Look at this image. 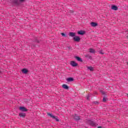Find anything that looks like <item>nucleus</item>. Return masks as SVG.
I'll list each match as a JSON object with an SVG mask.
<instances>
[{
    "instance_id": "nucleus-1",
    "label": "nucleus",
    "mask_w": 128,
    "mask_h": 128,
    "mask_svg": "<svg viewBox=\"0 0 128 128\" xmlns=\"http://www.w3.org/2000/svg\"><path fill=\"white\" fill-rule=\"evenodd\" d=\"M86 122L87 124H89V126H96V122L90 119H86Z\"/></svg>"
},
{
    "instance_id": "nucleus-2",
    "label": "nucleus",
    "mask_w": 128,
    "mask_h": 128,
    "mask_svg": "<svg viewBox=\"0 0 128 128\" xmlns=\"http://www.w3.org/2000/svg\"><path fill=\"white\" fill-rule=\"evenodd\" d=\"M48 116H50V118H54V120H55L56 122H60V120L58 119V116H56L50 113L47 114Z\"/></svg>"
},
{
    "instance_id": "nucleus-3",
    "label": "nucleus",
    "mask_w": 128,
    "mask_h": 128,
    "mask_svg": "<svg viewBox=\"0 0 128 128\" xmlns=\"http://www.w3.org/2000/svg\"><path fill=\"white\" fill-rule=\"evenodd\" d=\"M73 40L74 42H78L80 40V36H75L73 38Z\"/></svg>"
},
{
    "instance_id": "nucleus-4",
    "label": "nucleus",
    "mask_w": 128,
    "mask_h": 128,
    "mask_svg": "<svg viewBox=\"0 0 128 128\" xmlns=\"http://www.w3.org/2000/svg\"><path fill=\"white\" fill-rule=\"evenodd\" d=\"M84 34H86V31L84 30H80L78 32V34H80V36H84Z\"/></svg>"
},
{
    "instance_id": "nucleus-5",
    "label": "nucleus",
    "mask_w": 128,
    "mask_h": 128,
    "mask_svg": "<svg viewBox=\"0 0 128 128\" xmlns=\"http://www.w3.org/2000/svg\"><path fill=\"white\" fill-rule=\"evenodd\" d=\"M70 64L74 67L78 66V63L74 61H71Z\"/></svg>"
},
{
    "instance_id": "nucleus-6",
    "label": "nucleus",
    "mask_w": 128,
    "mask_h": 128,
    "mask_svg": "<svg viewBox=\"0 0 128 128\" xmlns=\"http://www.w3.org/2000/svg\"><path fill=\"white\" fill-rule=\"evenodd\" d=\"M19 110H20L21 112H26L28 110V109L24 106H20Z\"/></svg>"
},
{
    "instance_id": "nucleus-7",
    "label": "nucleus",
    "mask_w": 128,
    "mask_h": 128,
    "mask_svg": "<svg viewBox=\"0 0 128 128\" xmlns=\"http://www.w3.org/2000/svg\"><path fill=\"white\" fill-rule=\"evenodd\" d=\"M74 58L78 61L82 62V60L80 56H76Z\"/></svg>"
},
{
    "instance_id": "nucleus-8",
    "label": "nucleus",
    "mask_w": 128,
    "mask_h": 128,
    "mask_svg": "<svg viewBox=\"0 0 128 128\" xmlns=\"http://www.w3.org/2000/svg\"><path fill=\"white\" fill-rule=\"evenodd\" d=\"M70 36H72V38H74L76 36V33L74 32H70L69 33Z\"/></svg>"
},
{
    "instance_id": "nucleus-9",
    "label": "nucleus",
    "mask_w": 128,
    "mask_h": 128,
    "mask_svg": "<svg viewBox=\"0 0 128 128\" xmlns=\"http://www.w3.org/2000/svg\"><path fill=\"white\" fill-rule=\"evenodd\" d=\"M12 2L13 4H16L17 6H18V4H20V2H18V0H12Z\"/></svg>"
},
{
    "instance_id": "nucleus-10",
    "label": "nucleus",
    "mask_w": 128,
    "mask_h": 128,
    "mask_svg": "<svg viewBox=\"0 0 128 128\" xmlns=\"http://www.w3.org/2000/svg\"><path fill=\"white\" fill-rule=\"evenodd\" d=\"M85 58L87 59V60H92V57L90 55V54H86L85 55Z\"/></svg>"
},
{
    "instance_id": "nucleus-11",
    "label": "nucleus",
    "mask_w": 128,
    "mask_h": 128,
    "mask_svg": "<svg viewBox=\"0 0 128 128\" xmlns=\"http://www.w3.org/2000/svg\"><path fill=\"white\" fill-rule=\"evenodd\" d=\"M19 116L20 118H26V114L23 112H20L19 113Z\"/></svg>"
},
{
    "instance_id": "nucleus-12",
    "label": "nucleus",
    "mask_w": 128,
    "mask_h": 128,
    "mask_svg": "<svg viewBox=\"0 0 128 128\" xmlns=\"http://www.w3.org/2000/svg\"><path fill=\"white\" fill-rule=\"evenodd\" d=\"M90 24H91L92 26H93L94 28H95V26H98V23L94 22H92L90 23Z\"/></svg>"
},
{
    "instance_id": "nucleus-13",
    "label": "nucleus",
    "mask_w": 128,
    "mask_h": 128,
    "mask_svg": "<svg viewBox=\"0 0 128 128\" xmlns=\"http://www.w3.org/2000/svg\"><path fill=\"white\" fill-rule=\"evenodd\" d=\"M74 119L76 120H80V116H78V115L76 114L75 116H74Z\"/></svg>"
},
{
    "instance_id": "nucleus-14",
    "label": "nucleus",
    "mask_w": 128,
    "mask_h": 128,
    "mask_svg": "<svg viewBox=\"0 0 128 128\" xmlns=\"http://www.w3.org/2000/svg\"><path fill=\"white\" fill-rule=\"evenodd\" d=\"M112 9L114 10H118V8L116 5H112Z\"/></svg>"
},
{
    "instance_id": "nucleus-15",
    "label": "nucleus",
    "mask_w": 128,
    "mask_h": 128,
    "mask_svg": "<svg viewBox=\"0 0 128 128\" xmlns=\"http://www.w3.org/2000/svg\"><path fill=\"white\" fill-rule=\"evenodd\" d=\"M22 74H28V69L26 68H24L22 70Z\"/></svg>"
},
{
    "instance_id": "nucleus-16",
    "label": "nucleus",
    "mask_w": 128,
    "mask_h": 128,
    "mask_svg": "<svg viewBox=\"0 0 128 128\" xmlns=\"http://www.w3.org/2000/svg\"><path fill=\"white\" fill-rule=\"evenodd\" d=\"M62 88H64V90H68V85L66 84H64L62 86Z\"/></svg>"
},
{
    "instance_id": "nucleus-17",
    "label": "nucleus",
    "mask_w": 128,
    "mask_h": 128,
    "mask_svg": "<svg viewBox=\"0 0 128 128\" xmlns=\"http://www.w3.org/2000/svg\"><path fill=\"white\" fill-rule=\"evenodd\" d=\"M90 54H96V50H94V49L90 48Z\"/></svg>"
},
{
    "instance_id": "nucleus-18",
    "label": "nucleus",
    "mask_w": 128,
    "mask_h": 128,
    "mask_svg": "<svg viewBox=\"0 0 128 128\" xmlns=\"http://www.w3.org/2000/svg\"><path fill=\"white\" fill-rule=\"evenodd\" d=\"M68 82H74V78H68L66 80Z\"/></svg>"
},
{
    "instance_id": "nucleus-19",
    "label": "nucleus",
    "mask_w": 128,
    "mask_h": 128,
    "mask_svg": "<svg viewBox=\"0 0 128 128\" xmlns=\"http://www.w3.org/2000/svg\"><path fill=\"white\" fill-rule=\"evenodd\" d=\"M88 69L90 70V72H92V70H94V68H92V66L88 67Z\"/></svg>"
},
{
    "instance_id": "nucleus-20",
    "label": "nucleus",
    "mask_w": 128,
    "mask_h": 128,
    "mask_svg": "<svg viewBox=\"0 0 128 128\" xmlns=\"http://www.w3.org/2000/svg\"><path fill=\"white\" fill-rule=\"evenodd\" d=\"M61 34L62 36H64V38H66V34L64 32L61 33Z\"/></svg>"
},
{
    "instance_id": "nucleus-21",
    "label": "nucleus",
    "mask_w": 128,
    "mask_h": 128,
    "mask_svg": "<svg viewBox=\"0 0 128 128\" xmlns=\"http://www.w3.org/2000/svg\"><path fill=\"white\" fill-rule=\"evenodd\" d=\"M103 102H106V97L103 98Z\"/></svg>"
},
{
    "instance_id": "nucleus-22",
    "label": "nucleus",
    "mask_w": 128,
    "mask_h": 128,
    "mask_svg": "<svg viewBox=\"0 0 128 128\" xmlns=\"http://www.w3.org/2000/svg\"><path fill=\"white\" fill-rule=\"evenodd\" d=\"M90 94H88L86 96V98L88 100H90Z\"/></svg>"
},
{
    "instance_id": "nucleus-23",
    "label": "nucleus",
    "mask_w": 128,
    "mask_h": 128,
    "mask_svg": "<svg viewBox=\"0 0 128 128\" xmlns=\"http://www.w3.org/2000/svg\"><path fill=\"white\" fill-rule=\"evenodd\" d=\"M100 92L101 94H104V95L106 94V92H104V91H100Z\"/></svg>"
},
{
    "instance_id": "nucleus-24",
    "label": "nucleus",
    "mask_w": 128,
    "mask_h": 128,
    "mask_svg": "<svg viewBox=\"0 0 128 128\" xmlns=\"http://www.w3.org/2000/svg\"><path fill=\"white\" fill-rule=\"evenodd\" d=\"M20 2H24L25 0H19Z\"/></svg>"
},
{
    "instance_id": "nucleus-25",
    "label": "nucleus",
    "mask_w": 128,
    "mask_h": 128,
    "mask_svg": "<svg viewBox=\"0 0 128 128\" xmlns=\"http://www.w3.org/2000/svg\"><path fill=\"white\" fill-rule=\"evenodd\" d=\"M100 54H104V52H102V51H100Z\"/></svg>"
},
{
    "instance_id": "nucleus-26",
    "label": "nucleus",
    "mask_w": 128,
    "mask_h": 128,
    "mask_svg": "<svg viewBox=\"0 0 128 128\" xmlns=\"http://www.w3.org/2000/svg\"><path fill=\"white\" fill-rule=\"evenodd\" d=\"M94 104H98V102H94Z\"/></svg>"
},
{
    "instance_id": "nucleus-27",
    "label": "nucleus",
    "mask_w": 128,
    "mask_h": 128,
    "mask_svg": "<svg viewBox=\"0 0 128 128\" xmlns=\"http://www.w3.org/2000/svg\"><path fill=\"white\" fill-rule=\"evenodd\" d=\"M36 42H40V41H38V40H36Z\"/></svg>"
},
{
    "instance_id": "nucleus-28",
    "label": "nucleus",
    "mask_w": 128,
    "mask_h": 128,
    "mask_svg": "<svg viewBox=\"0 0 128 128\" xmlns=\"http://www.w3.org/2000/svg\"><path fill=\"white\" fill-rule=\"evenodd\" d=\"M70 12L72 13V14L73 12H74V11H72V10H71V11H70Z\"/></svg>"
},
{
    "instance_id": "nucleus-29",
    "label": "nucleus",
    "mask_w": 128,
    "mask_h": 128,
    "mask_svg": "<svg viewBox=\"0 0 128 128\" xmlns=\"http://www.w3.org/2000/svg\"><path fill=\"white\" fill-rule=\"evenodd\" d=\"M98 128H102V126H99Z\"/></svg>"
},
{
    "instance_id": "nucleus-30",
    "label": "nucleus",
    "mask_w": 128,
    "mask_h": 128,
    "mask_svg": "<svg viewBox=\"0 0 128 128\" xmlns=\"http://www.w3.org/2000/svg\"><path fill=\"white\" fill-rule=\"evenodd\" d=\"M0 74H2V71L0 70Z\"/></svg>"
},
{
    "instance_id": "nucleus-31",
    "label": "nucleus",
    "mask_w": 128,
    "mask_h": 128,
    "mask_svg": "<svg viewBox=\"0 0 128 128\" xmlns=\"http://www.w3.org/2000/svg\"><path fill=\"white\" fill-rule=\"evenodd\" d=\"M127 96H128V94H127Z\"/></svg>"
},
{
    "instance_id": "nucleus-32",
    "label": "nucleus",
    "mask_w": 128,
    "mask_h": 128,
    "mask_svg": "<svg viewBox=\"0 0 128 128\" xmlns=\"http://www.w3.org/2000/svg\"><path fill=\"white\" fill-rule=\"evenodd\" d=\"M127 64H128V63H127Z\"/></svg>"
}]
</instances>
